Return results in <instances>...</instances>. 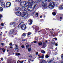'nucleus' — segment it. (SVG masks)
Segmentation results:
<instances>
[{"label": "nucleus", "mask_w": 63, "mask_h": 63, "mask_svg": "<svg viewBox=\"0 0 63 63\" xmlns=\"http://www.w3.org/2000/svg\"><path fill=\"white\" fill-rule=\"evenodd\" d=\"M29 57H30V58H32V56L31 55H29Z\"/></svg>", "instance_id": "33"}, {"label": "nucleus", "mask_w": 63, "mask_h": 63, "mask_svg": "<svg viewBox=\"0 0 63 63\" xmlns=\"http://www.w3.org/2000/svg\"><path fill=\"white\" fill-rule=\"evenodd\" d=\"M35 16H38V13H36L35 14Z\"/></svg>", "instance_id": "37"}, {"label": "nucleus", "mask_w": 63, "mask_h": 63, "mask_svg": "<svg viewBox=\"0 0 63 63\" xmlns=\"http://www.w3.org/2000/svg\"><path fill=\"white\" fill-rule=\"evenodd\" d=\"M50 4L51 5H52V6H54V5H55V4H54V2H51L50 3Z\"/></svg>", "instance_id": "14"}, {"label": "nucleus", "mask_w": 63, "mask_h": 63, "mask_svg": "<svg viewBox=\"0 0 63 63\" xmlns=\"http://www.w3.org/2000/svg\"><path fill=\"white\" fill-rule=\"evenodd\" d=\"M43 63L42 62H40V63Z\"/></svg>", "instance_id": "57"}, {"label": "nucleus", "mask_w": 63, "mask_h": 63, "mask_svg": "<svg viewBox=\"0 0 63 63\" xmlns=\"http://www.w3.org/2000/svg\"><path fill=\"white\" fill-rule=\"evenodd\" d=\"M31 33L30 32H29L28 34V36H29L30 35H31Z\"/></svg>", "instance_id": "27"}, {"label": "nucleus", "mask_w": 63, "mask_h": 63, "mask_svg": "<svg viewBox=\"0 0 63 63\" xmlns=\"http://www.w3.org/2000/svg\"><path fill=\"white\" fill-rule=\"evenodd\" d=\"M41 61L42 62V63H47V61L44 60H41Z\"/></svg>", "instance_id": "12"}, {"label": "nucleus", "mask_w": 63, "mask_h": 63, "mask_svg": "<svg viewBox=\"0 0 63 63\" xmlns=\"http://www.w3.org/2000/svg\"><path fill=\"white\" fill-rule=\"evenodd\" d=\"M62 58L63 59V54L62 56Z\"/></svg>", "instance_id": "42"}, {"label": "nucleus", "mask_w": 63, "mask_h": 63, "mask_svg": "<svg viewBox=\"0 0 63 63\" xmlns=\"http://www.w3.org/2000/svg\"><path fill=\"white\" fill-rule=\"evenodd\" d=\"M0 49H2V48H0Z\"/></svg>", "instance_id": "58"}, {"label": "nucleus", "mask_w": 63, "mask_h": 63, "mask_svg": "<svg viewBox=\"0 0 63 63\" xmlns=\"http://www.w3.org/2000/svg\"><path fill=\"white\" fill-rule=\"evenodd\" d=\"M10 48H12V47H10Z\"/></svg>", "instance_id": "56"}, {"label": "nucleus", "mask_w": 63, "mask_h": 63, "mask_svg": "<svg viewBox=\"0 0 63 63\" xmlns=\"http://www.w3.org/2000/svg\"><path fill=\"white\" fill-rule=\"evenodd\" d=\"M1 45H2V46H3V45H4V43H1Z\"/></svg>", "instance_id": "51"}, {"label": "nucleus", "mask_w": 63, "mask_h": 63, "mask_svg": "<svg viewBox=\"0 0 63 63\" xmlns=\"http://www.w3.org/2000/svg\"><path fill=\"white\" fill-rule=\"evenodd\" d=\"M1 5L2 7L4 8L5 6V2H2L1 3Z\"/></svg>", "instance_id": "4"}, {"label": "nucleus", "mask_w": 63, "mask_h": 63, "mask_svg": "<svg viewBox=\"0 0 63 63\" xmlns=\"http://www.w3.org/2000/svg\"><path fill=\"white\" fill-rule=\"evenodd\" d=\"M42 16H40V18H42Z\"/></svg>", "instance_id": "55"}, {"label": "nucleus", "mask_w": 63, "mask_h": 63, "mask_svg": "<svg viewBox=\"0 0 63 63\" xmlns=\"http://www.w3.org/2000/svg\"><path fill=\"white\" fill-rule=\"evenodd\" d=\"M52 44L53 45H55V41H54V42L52 43Z\"/></svg>", "instance_id": "45"}, {"label": "nucleus", "mask_w": 63, "mask_h": 63, "mask_svg": "<svg viewBox=\"0 0 63 63\" xmlns=\"http://www.w3.org/2000/svg\"><path fill=\"white\" fill-rule=\"evenodd\" d=\"M28 2H28L26 1H22L21 2L20 5L22 7V10L23 12V15L21 16L23 17V19H25L26 17H28V14H26V13L27 12V9L24 7L25 6L26 7H28V11L31 12L32 11L31 9H34L37 6L36 2L33 1L32 0H29Z\"/></svg>", "instance_id": "1"}, {"label": "nucleus", "mask_w": 63, "mask_h": 63, "mask_svg": "<svg viewBox=\"0 0 63 63\" xmlns=\"http://www.w3.org/2000/svg\"><path fill=\"white\" fill-rule=\"evenodd\" d=\"M12 37H14V36H12Z\"/></svg>", "instance_id": "63"}, {"label": "nucleus", "mask_w": 63, "mask_h": 63, "mask_svg": "<svg viewBox=\"0 0 63 63\" xmlns=\"http://www.w3.org/2000/svg\"><path fill=\"white\" fill-rule=\"evenodd\" d=\"M16 14L17 16H20L21 15V12H16Z\"/></svg>", "instance_id": "8"}, {"label": "nucleus", "mask_w": 63, "mask_h": 63, "mask_svg": "<svg viewBox=\"0 0 63 63\" xmlns=\"http://www.w3.org/2000/svg\"><path fill=\"white\" fill-rule=\"evenodd\" d=\"M53 61V59H49L47 60V61L48 63H51Z\"/></svg>", "instance_id": "7"}, {"label": "nucleus", "mask_w": 63, "mask_h": 63, "mask_svg": "<svg viewBox=\"0 0 63 63\" xmlns=\"http://www.w3.org/2000/svg\"><path fill=\"white\" fill-rule=\"evenodd\" d=\"M30 61H31V59H30L29 60L28 62L29 63L30 62Z\"/></svg>", "instance_id": "43"}, {"label": "nucleus", "mask_w": 63, "mask_h": 63, "mask_svg": "<svg viewBox=\"0 0 63 63\" xmlns=\"http://www.w3.org/2000/svg\"><path fill=\"white\" fill-rule=\"evenodd\" d=\"M39 58H42V56H40L39 57Z\"/></svg>", "instance_id": "47"}, {"label": "nucleus", "mask_w": 63, "mask_h": 63, "mask_svg": "<svg viewBox=\"0 0 63 63\" xmlns=\"http://www.w3.org/2000/svg\"><path fill=\"white\" fill-rule=\"evenodd\" d=\"M28 22L29 25H31L32 23V21L31 19H30L28 21Z\"/></svg>", "instance_id": "6"}, {"label": "nucleus", "mask_w": 63, "mask_h": 63, "mask_svg": "<svg viewBox=\"0 0 63 63\" xmlns=\"http://www.w3.org/2000/svg\"><path fill=\"white\" fill-rule=\"evenodd\" d=\"M45 2H50L51 0H45Z\"/></svg>", "instance_id": "15"}, {"label": "nucleus", "mask_w": 63, "mask_h": 63, "mask_svg": "<svg viewBox=\"0 0 63 63\" xmlns=\"http://www.w3.org/2000/svg\"><path fill=\"white\" fill-rule=\"evenodd\" d=\"M47 2L45 1H42V5L43 7H45L46 6Z\"/></svg>", "instance_id": "3"}, {"label": "nucleus", "mask_w": 63, "mask_h": 63, "mask_svg": "<svg viewBox=\"0 0 63 63\" xmlns=\"http://www.w3.org/2000/svg\"><path fill=\"white\" fill-rule=\"evenodd\" d=\"M55 45L56 46H58V45L57 44V43L55 44Z\"/></svg>", "instance_id": "50"}, {"label": "nucleus", "mask_w": 63, "mask_h": 63, "mask_svg": "<svg viewBox=\"0 0 63 63\" xmlns=\"http://www.w3.org/2000/svg\"><path fill=\"white\" fill-rule=\"evenodd\" d=\"M16 55L17 56H19V55H20V53H17L16 54Z\"/></svg>", "instance_id": "21"}, {"label": "nucleus", "mask_w": 63, "mask_h": 63, "mask_svg": "<svg viewBox=\"0 0 63 63\" xmlns=\"http://www.w3.org/2000/svg\"><path fill=\"white\" fill-rule=\"evenodd\" d=\"M44 54H43L42 55V56H41V58L42 59H43V58H44Z\"/></svg>", "instance_id": "26"}, {"label": "nucleus", "mask_w": 63, "mask_h": 63, "mask_svg": "<svg viewBox=\"0 0 63 63\" xmlns=\"http://www.w3.org/2000/svg\"><path fill=\"white\" fill-rule=\"evenodd\" d=\"M42 42H39L38 43V45L39 46H41L42 45Z\"/></svg>", "instance_id": "18"}, {"label": "nucleus", "mask_w": 63, "mask_h": 63, "mask_svg": "<svg viewBox=\"0 0 63 63\" xmlns=\"http://www.w3.org/2000/svg\"><path fill=\"white\" fill-rule=\"evenodd\" d=\"M0 17H2V15H0Z\"/></svg>", "instance_id": "46"}, {"label": "nucleus", "mask_w": 63, "mask_h": 63, "mask_svg": "<svg viewBox=\"0 0 63 63\" xmlns=\"http://www.w3.org/2000/svg\"><path fill=\"white\" fill-rule=\"evenodd\" d=\"M23 63V61H18L17 63Z\"/></svg>", "instance_id": "19"}, {"label": "nucleus", "mask_w": 63, "mask_h": 63, "mask_svg": "<svg viewBox=\"0 0 63 63\" xmlns=\"http://www.w3.org/2000/svg\"><path fill=\"white\" fill-rule=\"evenodd\" d=\"M7 51H9V50H7Z\"/></svg>", "instance_id": "59"}, {"label": "nucleus", "mask_w": 63, "mask_h": 63, "mask_svg": "<svg viewBox=\"0 0 63 63\" xmlns=\"http://www.w3.org/2000/svg\"><path fill=\"white\" fill-rule=\"evenodd\" d=\"M11 3L10 2H7L6 5V7L7 8L11 6Z\"/></svg>", "instance_id": "5"}, {"label": "nucleus", "mask_w": 63, "mask_h": 63, "mask_svg": "<svg viewBox=\"0 0 63 63\" xmlns=\"http://www.w3.org/2000/svg\"><path fill=\"white\" fill-rule=\"evenodd\" d=\"M15 45V47L14 48V49L15 50H16V49H17L18 48V46L16 45Z\"/></svg>", "instance_id": "13"}, {"label": "nucleus", "mask_w": 63, "mask_h": 63, "mask_svg": "<svg viewBox=\"0 0 63 63\" xmlns=\"http://www.w3.org/2000/svg\"><path fill=\"white\" fill-rule=\"evenodd\" d=\"M38 54H39V53H38V52H36V55H38Z\"/></svg>", "instance_id": "44"}, {"label": "nucleus", "mask_w": 63, "mask_h": 63, "mask_svg": "<svg viewBox=\"0 0 63 63\" xmlns=\"http://www.w3.org/2000/svg\"><path fill=\"white\" fill-rule=\"evenodd\" d=\"M38 56H40V55H38Z\"/></svg>", "instance_id": "64"}, {"label": "nucleus", "mask_w": 63, "mask_h": 63, "mask_svg": "<svg viewBox=\"0 0 63 63\" xmlns=\"http://www.w3.org/2000/svg\"><path fill=\"white\" fill-rule=\"evenodd\" d=\"M20 8L19 7H16V8L15 10L16 11H20Z\"/></svg>", "instance_id": "11"}, {"label": "nucleus", "mask_w": 63, "mask_h": 63, "mask_svg": "<svg viewBox=\"0 0 63 63\" xmlns=\"http://www.w3.org/2000/svg\"><path fill=\"white\" fill-rule=\"evenodd\" d=\"M48 7L49 8H50V9H53V8H54V6L51 5L50 4H49V5Z\"/></svg>", "instance_id": "10"}, {"label": "nucleus", "mask_w": 63, "mask_h": 63, "mask_svg": "<svg viewBox=\"0 0 63 63\" xmlns=\"http://www.w3.org/2000/svg\"><path fill=\"white\" fill-rule=\"evenodd\" d=\"M1 0H0V2H1Z\"/></svg>", "instance_id": "61"}, {"label": "nucleus", "mask_w": 63, "mask_h": 63, "mask_svg": "<svg viewBox=\"0 0 63 63\" xmlns=\"http://www.w3.org/2000/svg\"><path fill=\"white\" fill-rule=\"evenodd\" d=\"M45 42L46 44V43H47V40H46Z\"/></svg>", "instance_id": "49"}, {"label": "nucleus", "mask_w": 63, "mask_h": 63, "mask_svg": "<svg viewBox=\"0 0 63 63\" xmlns=\"http://www.w3.org/2000/svg\"><path fill=\"white\" fill-rule=\"evenodd\" d=\"M10 46H12V45H13V44L12 43H10L9 44Z\"/></svg>", "instance_id": "30"}, {"label": "nucleus", "mask_w": 63, "mask_h": 63, "mask_svg": "<svg viewBox=\"0 0 63 63\" xmlns=\"http://www.w3.org/2000/svg\"><path fill=\"white\" fill-rule=\"evenodd\" d=\"M16 0L17 2H19L21 1V0Z\"/></svg>", "instance_id": "28"}, {"label": "nucleus", "mask_w": 63, "mask_h": 63, "mask_svg": "<svg viewBox=\"0 0 63 63\" xmlns=\"http://www.w3.org/2000/svg\"><path fill=\"white\" fill-rule=\"evenodd\" d=\"M52 14L53 16H55V15H56V13L54 12H53Z\"/></svg>", "instance_id": "22"}, {"label": "nucleus", "mask_w": 63, "mask_h": 63, "mask_svg": "<svg viewBox=\"0 0 63 63\" xmlns=\"http://www.w3.org/2000/svg\"><path fill=\"white\" fill-rule=\"evenodd\" d=\"M55 40H57V39L56 38H55Z\"/></svg>", "instance_id": "54"}, {"label": "nucleus", "mask_w": 63, "mask_h": 63, "mask_svg": "<svg viewBox=\"0 0 63 63\" xmlns=\"http://www.w3.org/2000/svg\"><path fill=\"white\" fill-rule=\"evenodd\" d=\"M12 24H13V25H14V24H15V22H12Z\"/></svg>", "instance_id": "40"}, {"label": "nucleus", "mask_w": 63, "mask_h": 63, "mask_svg": "<svg viewBox=\"0 0 63 63\" xmlns=\"http://www.w3.org/2000/svg\"><path fill=\"white\" fill-rule=\"evenodd\" d=\"M35 13V12H33L32 14V15H34V14Z\"/></svg>", "instance_id": "41"}, {"label": "nucleus", "mask_w": 63, "mask_h": 63, "mask_svg": "<svg viewBox=\"0 0 63 63\" xmlns=\"http://www.w3.org/2000/svg\"><path fill=\"white\" fill-rule=\"evenodd\" d=\"M35 29H39V27H36L35 28Z\"/></svg>", "instance_id": "24"}, {"label": "nucleus", "mask_w": 63, "mask_h": 63, "mask_svg": "<svg viewBox=\"0 0 63 63\" xmlns=\"http://www.w3.org/2000/svg\"><path fill=\"white\" fill-rule=\"evenodd\" d=\"M1 60L2 61H3V58H2L1 59Z\"/></svg>", "instance_id": "48"}, {"label": "nucleus", "mask_w": 63, "mask_h": 63, "mask_svg": "<svg viewBox=\"0 0 63 63\" xmlns=\"http://www.w3.org/2000/svg\"><path fill=\"white\" fill-rule=\"evenodd\" d=\"M60 9H63V5H62L60 6Z\"/></svg>", "instance_id": "16"}, {"label": "nucleus", "mask_w": 63, "mask_h": 63, "mask_svg": "<svg viewBox=\"0 0 63 63\" xmlns=\"http://www.w3.org/2000/svg\"><path fill=\"white\" fill-rule=\"evenodd\" d=\"M18 27L19 28H21L22 29H25L26 26L24 24V23L22 22L20 23L18 26Z\"/></svg>", "instance_id": "2"}, {"label": "nucleus", "mask_w": 63, "mask_h": 63, "mask_svg": "<svg viewBox=\"0 0 63 63\" xmlns=\"http://www.w3.org/2000/svg\"><path fill=\"white\" fill-rule=\"evenodd\" d=\"M62 17H60V19H62Z\"/></svg>", "instance_id": "53"}, {"label": "nucleus", "mask_w": 63, "mask_h": 63, "mask_svg": "<svg viewBox=\"0 0 63 63\" xmlns=\"http://www.w3.org/2000/svg\"><path fill=\"white\" fill-rule=\"evenodd\" d=\"M21 47H22V48H24V45H22L21 46Z\"/></svg>", "instance_id": "34"}, {"label": "nucleus", "mask_w": 63, "mask_h": 63, "mask_svg": "<svg viewBox=\"0 0 63 63\" xmlns=\"http://www.w3.org/2000/svg\"><path fill=\"white\" fill-rule=\"evenodd\" d=\"M37 2L38 3H39V2H40L41 1V0H37Z\"/></svg>", "instance_id": "29"}, {"label": "nucleus", "mask_w": 63, "mask_h": 63, "mask_svg": "<svg viewBox=\"0 0 63 63\" xmlns=\"http://www.w3.org/2000/svg\"><path fill=\"white\" fill-rule=\"evenodd\" d=\"M43 45H46V43H45V42H43Z\"/></svg>", "instance_id": "39"}, {"label": "nucleus", "mask_w": 63, "mask_h": 63, "mask_svg": "<svg viewBox=\"0 0 63 63\" xmlns=\"http://www.w3.org/2000/svg\"><path fill=\"white\" fill-rule=\"evenodd\" d=\"M36 43H37V42L36 41H35L34 42V44H36Z\"/></svg>", "instance_id": "52"}, {"label": "nucleus", "mask_w": 63, "mask_h": 63, "mask_svg": "<svg viewBox=\"0 0 63 63\" xmlns=\"http://www.w3.org/2000/svg\"><path fill=\"white\" fill-rule=\"evenodd\" d=\"M32 62H33L34 61V60H32Z\"/></svg>", "instance_id": "60"}, {"label": "nucleus", "mask_w": 63, "mask_h": 63, "mask_svg": "<svg viewBox=\"0 0 63 63\" xmlns=\"http://www.w3.org/2000/svg\"><path fill=\"white\" fill-rule=\"evenodd\" d=\"M28 50L30 52L31 51V48H29L28 49Z\"/></svg>", "instance_id": "32"}, {"label": "nucleus", "mask_w": 63, "mask_h": 63, "mask_svg": "<svg viewBox=\"0 0 63 63\" xmlns=\"http://www.w3.org/2000/svg\"><path fill=\"white\" fill-rule=\"evenodd\" d=\"M3 8L1 7H0V12H2L3 11Z\"/></svg>", "instance_id": "17"}, {"label": "nucleus", "mask_w": 63, "mask_h": 63, "mask_svg": "<svg viewBox=\"0 0 63 63\" xmlns=\"http://www.w3.org/2000/svg\"><path fill=\"white\" fill-rule=\"evenodd\" d=\"M1 26H4V24L3 23H1Z\"/></svg>", "instance_id": "35"}, {"label": "nucleus", "mask_w": 63, "mask_h": 63, "mask_svg": "<svg viewBox=\"0 0 63 63\" xmlns=\"http://www.w3.org/2000/svg\"><path fill=\"white\" fill-rule=\"evenodd\" d=\"M3 52H5V50L4 48H3L2 49Z\"/></svg>", "instance_id": "31"}, {"label": "nucleus", "mask_w": 63, "mask_h": 63, "mask_svg": "<svg viewBox=\"0 0 63 63\" xmlns=\"http://www.w3.org/2000/svg\"><path fill=\"white\" fill-rule=\"evenodd\" d=\"M1 18L0 17V19H1Z\"/></svg>", "instance_id": "62"}, {"label": "nucleus", "mask_w": 63, "mask_h": 63, "mask_svg": "<svg viewBox=\"0 0 63 63\" xmlns=\"http://www.w3.org/2000/svg\"><path fill=\"white\" fill-rule=\"evenodd\" d=\"M48 57H49V56H48V55H47L46 56V58H48Z\"/></svg>", "instance_id": "23"}, {"label": "nucleus", "mask_w": 63, "mask_h": 63, "mask_svg": "<svg viewBox=\"0 0 63 63\" xmlns=\"http://www.w3.org/2000/svg\"><path fill=\"white\" fill-rule=\"evenodd\" d=\"M14 32L13 30H11L10 31V32H9V34L10 35H11L12 34H13Z\"/></svg>", "instance_id": "9"}, {"label": "nucleus", "mask_w": 63, "mask_h": 63, "mask_svg": "<svg viewBox=\"0 0 63 63\" xmlns=\"http://www.w3.org/2000/svg\"><path fill=\"white\" fill-rule=\"evenodd\" d=\"M26 47L27 48H28V47H29V45H27L26 46Z\"/></svg>", "instance_id": "36"}, {"label": "nucleus", "mask_w": 63, "mask_h": 63, "mask_svg": "<svg viewBox=\"0 0 63 63\" xmlns=\"http://www.w3.org/2000/svg\"><path fill=\"white\" fill-rule=\"evenodd\" d=\"M41 52L42 53H45L46 52L43 50H42L41 51Z\"/></svg>", "instance_id": "20"}, {"label": "nucleus", "mask_w": 63, "mask_h": 63, "mask_svg": "<svg viewBox=\"0 0 63 63\" xmlns=\"http://www.w3.org/2000/svg\"><path fill=\"white\" fill-rule=\"evenodd\" d=\"M22 35V36H24V37H25V36H26V34L25 33H23Z\"/></svg>", "instance_id": "25"}, {"label": "nucleus", "mask_w": 63, "mask_h": 63, "mask_svg": "<svg viewBox=\"0 0 63 63\" xmlns=\"http://www.w3.org/2000/svg\"><path fill=\"white\" fill-rule=\"evenodd\" d=\"M10 25H13V23L12 22H11L10 24Z\"/></svg>", "instance_id": "38"}]
</instances>
